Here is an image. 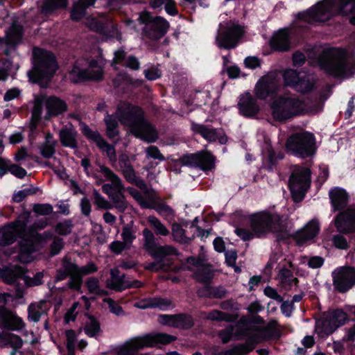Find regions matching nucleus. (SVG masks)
I'll return each mask as SVG.
<instances>
[{
	"instance_id": "nucleus-36",
	"label": "nucleus",
	"mask_w": 355,
	"mask_h": 355,
	"mask_svg": "<svg viewBox=\"0 0 355 355\" xmlns=\"http://www.w3.org/2000/svg\"><path fill=\"white\" fill-rule=\"evenodd\" d=\"M315 83V78L310 74H303L297 83L294 84V89L300 92H307L311 91Z\"/></svg>"
},
{
	"instance_id": "nucleus-12",
	"label": "nucleus",
	"mask_w": 355,
	"mask_h": 355,
	"mask_svg": "<svg viewBox=\"0 0 355 355\" xmlns=\"http://www.w3.org/2000/svg\"><path fill=\"white\" fill-rule=\"evenodd\" d=\"M347 319L342 310H334L325 313L316 321L315 331L322 337L332 334L337 328L344 324Z\"/></svg>"
},
{
	"instance_id": "nucleus-42",
	"label": "nucleus",
	"mask_w": 355,
	"mask_h": 355,
	"mask_svg": "<svg viewBox=\"0 0 355 355\" xmlns=\"http://www.w3.org/2000/svg\"><path fill=\"white\" fill-rule=\"evenodd\" d=\"M147 221L150 226L154 230L157 235L163 236L169 234V230L155 216H150L147 218Z\"/></svg>"
},
{
	"instance_id": "nucleus-51",
	"label": "nucleus",
	"mask_w": 355,
	"mask_h": 355,
	"mask_svg": "<svg viewBox=\"0 0 355 355\" xmlns=\"http://www.w3.org/2000/svg\"><path fill=\"white\" fill-rule=\"evenodd\" d=\"M94 203L100 209H110L113 208L112 204L102 196L96 190L94 191Z\"/></svg>"
},
{
	"instance_id": "nucleus-16",
	"label": "nucleus",
	"mask_w": 355,
	"mask_h": 355,
	"mask_svg": "<svg viewBox=\"0 0 355 355\" xmlns=\"http://www.w3.org/2000/svg\"><path fill=\"white\" fill-rule=\"evenodd\" d=\"M143 235L144 248L154 258L161 259L166 256L176 254V250L171 245L157 246L155 235L148 228L143 230Z\"/></svg>"
},
{
	"instance_id": "nucleus-18",
	"label": "nucleus",
	"mask_w": 355,
	"mask_h": 355,
	"mask_svg": "<svg viewBox=\"0 0 355 355\" xmlns=\"http://www.w3.org/2000/svg\"><path fill=\"white\" fill-rule=\"evenodd\" d=\"M334 287L339 292L344 293L355 284V269L352 267H340L333 272Z\"/></svg>"
},
{
	"instance_id": "nucleus-1",
	"label": "nucleus",
	"mask_w": 355,
	"mask_h": 355,
	"mask_svg": "<svg viewBox=\"0 0 355 355\" xmlns=\"http://www.w3.org/2000/svg\"><path fill=\"white\" fill-rule=\"evenodd\" d=\"M270 108L274 120L285 121L297 116L315 114L322 110V105L315 100L300 98L295 94L285 93L274 97Z\"/></svg>"
},
{
	"instance_id": "nucleus-55",
	"label": "nucleus",
	"mask_w": 355,
	"mask_h": 355,
	"mask_svg": "<svg viewBox=\"0 0 355 355\" xmlns=\"http://www.w3.org/2000/svg\"><path fill=\"white\" fill-rule=\"evenodd\" d=\"M121 237L123 239V242L125 243L127 247L129 248L132 243V241L135 239L136 236L135 234V232L128 227H124L122 230Z\"/></svg>"
},
{
	"instance_id": "nucleus-50",
	"label": "nucleus",
	"mask_w": 355,
	"mask_h": 355,
	"mask_svg": "<svg viewBox=\"0 0 355 355\" xmlns=\"http://www.w3.org/2000/svg\"><path fill=\"white\" fill-rule=\"evenodd\" d=\"M300 76L295 70L288 69L284 72L283 78L286 85L294 87V84L297 83Z\"/></svg>"
},
{
	"instance_id": "nucleus-26",
	"label": "nucleus",
	"mask_w": 355,
	"mask_h": 355,
	"mask_svg": "<svg viewBox=\"0 0 355 355\" xmlns=\"http://www.w3.org/2000/svg\"><path fill=\"white\" fill-rule=\"evenodd\" d=\"M59 139L63 146L73 149L78 147V132L71 123L65 125L60 130Z\"/></svg>"
},
{
	"instance_id": "nucleus-45",
	"label": "nucleus",
	"mask_w": 355,
	"mask_h": 355,
	"mask_svg": "<svg viewBox=\"0 0 355 355\" xmlns=\"http://www.w3.org/2000/svg\"><path fill=\"white\" fill-rule=\"evenodd\" d=\"M67 5V0H46L42 10L43 12L48 14L56 9L65 8Z\"/></svg>"
},
{
	"instance_id": "nucleus-54",
	"label": "nucleus",
	"mask_w": 355,
	"mask_h": 355,
	"mask_svg": "<svg viewBox=\"0 0 355 355\" xmlns=\"http://www.w3.org/2000/svg\"><path fill=\"white\" fill-rule=\"evenodd\" d=\"M103 302L107 305L111 313L116 315H123L124 311L122 307L112 298H104Z\"/></svg>"
},
{
	"instance_id": "nucleus-29",
	"label": "nucleus",
	"mask_w": 355,
	"mask_h": 355,
	"mask_svg": "<svg viewBox=\"0 0 355 355\" xmlns=\"http://www.w3.org/2000/svg\"><path fill=\"white\" fill-rule=\"evenodd\" d=\"M49 309V304L44 300L31 303L28 306V319L37 322L42 315L47 313Z\"/></svg>"
},
{
	"instance_id": "nucleus-6",
	"label": "nucleus",
	"mask_w": 355,
	"mask_h": 355,
	"mask_svg": "<svg viewBox=\"0 0 355 355\" xmlns=\"http://www.w3.org/2000/svg\"><path fill=\"white\" fill-rule=\"evenodd\" d=\"M33 55V68L28 76L31 82L44 87L57 70V63L52 53L43 49H35Z\"/></svg>"
},
{
	"instance_id": "nucleus-35",
	"label": "nucleus",
	"mask_w": 355,
	"mask_h": 355,
	"mask_svg": "<svg viewBox=\"0 0 355 355\" xmlns=\"http://www.w3.org/2000/svg\"><path fill=\"white\" fill-rule=\"evenodd\" d=\"M277 279L282 287L285 289H291L293 286H296L298 280L293 277V272L286 268H282L278 275Z\"/></svg>"
},
{
	"instance_id": "nucleus-24",
	"label": "nucleus",
	"mask_w": 355,
	"mask_h": 355,
	"mask_svg": "<svg viewBox=\"0 0 355 355\" xmlns=\"http://www.w3.org/2000/svg\"><path fill=\"white\" fill-rule=\"evenodd\" d=\"M192 130L201 135L205 139L209 141L218 140L221 144L227 142V137L222 130L209 128L204 125L194 123L192 125Z\"/></svg>"
},
{
	"instance_id": "nucleus-32",
	"label": "nucleus",
	"mask_w": 355,
	"mask_h": 355,
	"mask_svg": "<svg viewBox=\"0 0 355 355\" xmlns=\"http://www.w3.org/2000/svg\"><path fill=\"white\" fill-rule=\"evenodd\" d=\"M271 46L279 51H286L290 48L288 32L286 29L277 31L270 41Z\"/></svg>"
},
{
	"instance_id": "nucleus-22",
	"label": "nucleus",
	"mask_w": 355,
	"mask_h": 355,
	"mask_svg": "<svg viewBox=\"0 0 355 355\" xmlns=\"http://www.w3.org/2000/svg\"><path fill=\"white\" fill-rule=\"evenodd\" d=\"M22 28L19 25L13 24L6 31L5 37L0 39V46L5 53L8 55L14 49L21 37Z\"/></svg>"
},
{
	"instance_id": "nucleus-61",
	"label": "nucleus",
	"mask_w": 355,
	"mask_h": 355,
	"mask_svg": "<svg viewBox=\"0 0 355 355\" xmlns=\"http://www.w3.org/2000/svg\"><path fill=\"white\" fill-rule=\"evenodd\" d=\"M67 338V347L69 352H72L74 349V344L76 339V334L74 331L70 329L65 331Z\"/></svg>"
},
{
	"instance_id": "nucleus-30",
	"label": "nucleus",
	"mask_w": 355,
	"mask_h": 355,
	"mask_svg": "<svg viewBox=\"0 0 355 355\" xmlns=\"http://www.w3.org/2000/svg\"><path fill=\"white\" fill-rule=\"evenodd\" d=\"M329 195L334 211L341 210L347 206L348 196L344 189L334 188L329 191Z\"/></svg>"
},
{
	"instance_id": "nucleus-56",
	"label": "nucleus",
	"mask_w": 355,
	"mask_h": 355,
	"mask_svg": "<svg viewBox=\"0 0 355 355\" xmlns=\"http://www.w3.org/2000/svg\"><path fill=\"white\" fill-rule=\"evenodd\" d=\"M172 234L174 239L178 242L182 243L186 241L184 230L179 224H173L172 225Z\"/></svg>"
},
{
	"instance_id": "nucleus-37",
	"label": "nucleus",
	"mask_w": 355,
	"mask_h": 355,
	"mask_svg": "<svg viewBox=\"0 0 355 355\" xmlns=\"http://www.w3.org/2000/svg\"><path fill=\"white\" fill-rule=\"evenodd\" d=\"M95 0H79L78 3L73 6L71 17L73 20H79L85 12L87 7L92 6Z\"/></svg>"
},
{
	"instance_id": "nucleus-27",
	"label": "nucleus",
	"mask_w": 355,
	"mask_h": 355,
	"mask_svg": "<svg viewBox=\"0 0 355 355\" xmlns=\"http://www.w3.org/2000/svg\"><path fill=\"white\" fill-rule=\"evenodd\" d=\"M319 230L320 226L318 220H312L304 228L297 232L295 235L296 241L299 245H302L309 241H311L318 235Z\"/></svg>"
},
{
	"instance_id": "nucleus-13",
	"label": "nucleus",
	"mask_w": 355,
	"mask_h": 355,
	"mask_svg": "<svg viewBox=\"0 0 355 355\" xmlns=\"http://www.w3.org/2000/svg\"><path fill=\"white\" fill-rule=\"evenodd\" d=\"M84 60H78L69 73V78L78 83L82 80H99L103 78V69L97 62L92 61L85 69L83 68Z\"/></svg>"
},
{
	"instance_id": "nucleus-23",
	"label": "nucleus",
	"mask_w": 355,
	"mask_h": 355,
	"mask_svg": "<svg viewBox=\"0 0 355 355\" xmlns=\"http://www.w3.org/2000/svg\"><path fill=\"white\" fill-rule=\"evenodd\" d=\"M2 320L1 327L12 331H20L25 327V322L16 313L7 309H2L0 312Z\"/></svg>"
},
{
	"instance_id": "nucleus-59",
	"label": "nucleus",
	"mask_w": 355,
	"mask_h": 355,
	"mask_svg": "<svg viewBox=\"0 0 355 355\" xmlns=\"http://www.w3.org/2000/svg\"><path fill=\"white\" fill-rule=\"evenodd\" d=\"M98 146L103 150L106 152L107 155L111 160L116 159L115 150L113 146L107 144L105 139L103 140V143L98 145Z\"/></svg>"
},
{
	"instance_id": "nucleus-5",
	"label": "nucleus",
	"mask_w": 355,
	"mask_h": 355,
	"mask_svg": "<svg viewBox=\"0 0 355 355\" xmlns=\"http://www.w3.org/2000/svg\"><path fill=\"white\" fill-rule=\"evenodd\" d=\"M320 67L336 77L348 78L355 73V65L348 59L344 51L329 49L319 58Z\"/></svg>"
},
{
	"instance_id": "nucleus-14",
	"label": "nucleus",
	"mask_w": 355,
	"mask_h": 355,
	"mask_svg": "<svg viewBox=\"0 0 355 355\" xmlns=\"http://www.w3.org/2000/svg\"><path fill=\"white\" fill-rule=\"evenodd\" d=\"M290 189L295 201L302 200L310 186V171L308 168H297L292 174L289 182Z\"/></svg>"
},
{
	"instance_id": "nucleus-25",
	"label": "nucleus",
	"mask_w": 355,
	"mask_h": 355,
	"mask_svg": "<svg viewBox=\"0 0 355 355\" xmlns=\"http://www.w3.org/2000/svg\"><path fill=\"white\" fill-rule=\"evenodd\" d=\"M159 322L162 324L187 329L193 326V322L191 316L187 315H162L159 317Z\"/></svg>"
},
{
	"instance_id": "nucleus-11",
	"label": "nucleus",
	"mask_w": 355,
	"mask_h": 355,
	"mask_svg": "<svg viewBox=\"0 0 355 355\" xmlns=\"http://www.w3.org/2000/svg\"><path fill=\"white\" fill-rule=\"evenodd\" d=\"M251 228L257 237L262 236L280 228L281 218L276 214L266 211L256 213L251 216Z\"/></svg>"
},
{
	"instance_id": "nucleus-47",
	"label": "nucleus",
	"mask_w": 355,
	"mask_h": 355,
	"mask_svg": "<svg viewBox=\"0 0 355 355\" xmlns=\"http://www.w3.org/2000/svg\"><path fill=\"white\" fill-rule=\"evenodd\" d=\"M85 285L89 293L94 295L106 294V292L100 287L98 279L95 277H90L87 279Z\"/></svg>"
},
{
	"instance_id": "nucleus-19",
	"label": "nucleus",
	"mask_w": 355,
	"mask_h": 355,
	"mask_svg": "<svg viewBox=\"0 0 355 355\" xmlns=\"http://www.w3.org/2000/svg\"><path fill=\"white\" fill-rule=\"evenodd\" d=\"M187 268L191 270H196L194 276L198 282L207 283L213 277L210 265L207 264L203 259L189 257L187 259Z\"/></svg>"
},
{
	"instance_id": "nucleus-46",
	"label": "nucleus",
	"mask_w": 355,
	"mask_h": 355,
	"mask_svg": "<svg viewBox=\"0 0 355 355\" xmlns=\"http://www.w3.org/2000/svg\"><path fill=\"white\" fill-rule=\"evenodd\" d=\"M44 101H46V98L42 94H40L35 98L34 107L32 112V120L35 122H37L40 118L42 104Z\"/></svg>"
},
{
	"instance_id": "nucleus-48",
	"label": "nucleus",
	"mask_w": 355,
	"mask_h": 355,
	"mask_svg": "<svg viewBox=\"0 0 355 355\" xmlns=\"http://www.w3.org/2000/svg\"><path fill=\"white\" fill-rule=\"evenodd\" d=\"M100 331L98 322L93 317H89L85 323V331L90 337L96 336Z\"/></svg>"
},
{
	"instance_id": "nucleus-17",
	"label": "nucleus",
	"mask_w": 355,
	"mask_h": 355,
	"mask_svg": "<svg viewBox=\"0 0 355 355\" xmlns=\"http://www.w3.org/2000/svg\"><path fill=\"white\" fill-rule=\"evenodd\" d=\"M278 78L275 73H269L261 77L257 83L254 92L256 97L265 100L278 91Z\"/></svg>"
},
{
	"instance_id": "nucleus-39",
	"label": "nucleus",
	"mask_w": 355,
	"mask_h": 355,
	"mask_svg": "<svg viewBox=\"0 0 355 355\" xmlns=\"http://www.w3.org/2000/svg\"><path fill=\"white\" fill-rule=\"evenodd\" d=\"M119 167L123 173L125 179L130 182H135L136 181L137 177L135 175L134 169L127 157H122L119 162Z\"/></svg>"
},
{
	"instance_id": "nucleus-2",
	"label": "nucleus",
	"mask_w": 355,
	"mask_h": 355,
	"mask_svg": "<svg viewBox=\"0 0 355 355\" xmlns=\"http://www.w3.org/2000/svg\"><path fill=\"white\" fill-rule=\"evenodd\" d=\"M355 12V0H323L311 7L307 11L297 15L300 27H304L302 23L313 24L324 22L336 14L348 15ZM350 21L355 24V13Z\"/></svg>"
},
{
	"instance_id": "nucleus-33",
	"label": "nucleus",
	"mask_w": 355,
	"mask_h": 355,
	"mask_svg": "<svg viewBox=\"0 0 355 355\" xmlns=\"http://www.w3.org/2000/svg\"><path fill=\"white\" fill-rule=\"evenodd\" d=\"M57 141L53 138L51 132H46L44 137V141L39 146L40 153L46 159L51 158L55 153V146Z\"/></svg>"
},
{
	"instance_id": "nucleus-15",
	"label": "nucleus",
	"mask_w": 355,
	"mask_h": 355,
	"mask_svg": "<svg viewBox=\"0 0 355 355\" xmlns=\"http://www.w3.org/2000/svg\"><path fill=\"white\" fill-rule=\"evenodd\" d=\"M138 20L141 24H146L144 31L148 37L157 40L161 37L168 28V23L162 17L153 19L148 12L139 15Z\"/></svg>"
},
{
	"instance_id": "nucleus-53",
	"label": "nucleus",
	"mask_w": 355,
	"mask_h": 355,
	"mask_svg": "<svg viewBox=\"0 0 355 355\" xmlns=\"http://www.w3.org/2000/svg\"><path fill=\"white\" fill-rule=\"evenodd\" d=\"M128 282L124 279V277H119L112 279L110 282L108 283L107 286L110 288L114 290L121 291L125 288H127Z\"/></svg>"
},
{
	"instance_id": "nucleus-49",
	"label": "nucleus",
	"mask_w": 355,
	"mask_h": 355,
	"mask_svg": "<svg viewBox=\"0 0 355 355\" xmlns=\"http://www.w3.org/2000/svg\"><path fill=\"white\" fill-rule=\"evenodd\" d=\"M83 134L89 139L93 141L98 146V144L103 143V140L104 139L99 132L96 130H93L89 128L88 126L85 125L82 128Z\"/></svg>"
},
{
	"instance_id": "nucleus-4",
	"label": "nucleus",
	"mask_w": 355,
	"mask_h": 355,
	"mask_svg": "<svg viewBox=\"0 0 355 355\" xmlns=\"http://www.w3.org/2000/svg\"><path fill=\"white\" fill-rule=\"evenodd\" d=\"M116 117L121 124L128 126L137 138L148 143L155 142L158 138L156 130L145 120L144 112L139 107L121 103L117 107Z\"/></svg>"
},
{
	"instance_id": "nucleus-63",
	"label": "nucleus",
	"mask_w": 355,
	"mask_h": 355,
	"mask_svg": "<svg viewBox=\"0 0 355 355\" xmlns=\"http://www.w3.org/2000/svg\"><path fill=\"white\" fill-rule=\"evenodd\" d=\"M235 233L237 236L241 237L243 241H248L253 239L254 237H257L254 235V231L252 229L251 231L245 229V228H236L235 230Z\"/></svg>"
},
{
	"instance_id": "nucleus-58",
	"label": "nucleus",
	"mask_w": 355,
	"mask_h": 355,
	"mask_svg": "<svg viewBox=\"0 0 355 355\" xmlns=\"http://www.w3.org/2000/svg\"><path fill=\"white\" fill-rule=\"evenodd\" d=\"M96 270H97V268H96V266L94 263H90L87 264V266H83L81 268L77 267V271L74 272L73 275H78L80 277H82L84 275H87L91 273H93V272H96Z\"/></svg>"
},
{
	"instance_id": "nucleus-34",
	"label": "nucleus",
	"mask_w": 355,
	"mask_h": 355,
	"mask_svg": "<svg viewBox=\"0 0 355 355\" xmlns=\"http://www.w3.org/2000/svg\"><path fill=\"white\" fill-rule=\"evenodd\" d=\"M47 116H56L67 110L66 103L61 99L55 97L51 96L46 99Z\"/></svg>"
},
{
	"instance_id": "nucleus-28",
	"label": "nucleus",
	"mask_w": 355,
	"mask_h": 355,
	"mask_svg": "<svg viewBox=\"0 0 355 355\" xmlns=\"http://www.w3.org/2000/svg\"><path fill=\"white\" fill-rule=\"evenodd\" d=\"M238 105L240 112L246 116H252L259 111L256 100L250 93H245L241 96Z\"/></svg>"
},
{
	"instance_id": "nucleus-62",
	"label": "nucleus",
	"mask_w": 355,
	"mask_h": 355,
	"mask_svg": "<svg viewBox=\"0 0 355 355\" xmlns=\"http://www.w3.org/2000/svg\"><path fill=\"white\" fill-rule=\"evenodd\" d=\"M128 193L139 203V205L144 207H149L148 204L144 200L141 194L137 190L132 187H128L127 189Z\"/></svg>"
},
{
	"instance_id": "nucleus-64",
	"label": "nucleus",
	"mask_w": 355,
	"mask_h": 355,
	"mask_svg": "<svg viewBox=\"0 0 355 355\" xmlns=\"http://www.w3.org/2000/svg\"><path fill=\"white\" fill-rule=\"evenodd\" d=\"M8 172H10L13 175L19 178H24L27 174L26 171L22 167L11 163L8 168Z\"/></svg>"
},
{
	"instance_id": "nucleus-38",
	"label": "nucleus",
	"mask_w": 355,
	"mask_h": 355,
	"mask_svg": "<svg viewBox=\"0 0 355 355\" xmlns=\"http://www.w3.org/2000/svg\"><path fill=\"white\" fill-rule=\"evenodd\" d=\"M107 19L105 15L90 16L85 19V24L92 30L101 31Z\"/></svg>"
},
{
	"instance_id": "nucleus-3",
	"label": "nucleus",
	"mask_w": 355,
	"mask_h": 355,
	"mask_svg": "<svg viewBox=\"0 0 355 355\" xmlns=\"http://www.w3.org/2000/svg\"><path fill=\"white\" fill-rule=\"evenodd\" d=\"M27 224L24 220L5 225L0 230V245L6 246L13 243L16 239L21 238L19 259L22 263H29L34 259L33 253L36 250L37 233L32 229H26Z\"/></svg>"
},
{
	"instance_id": "nucleus-20",
	"label": "nucleus",
	"mask_w": 355,
	"mask_h": 355,
	"mask_svg": "<svg viewBox=\"0 0 355 355\" xmlns=\"http://www.w3.org/2000/svg\"><path fill=\"white\" fill-rule=\"evenodd\" d=\"M334 225L340 232H355V207H349L338 214L334 219Z\"/></svg>"
},
{
	"instance_id": "nucleus-31",
	"label": "nucleus",
	"mask_w": 355,
	"mask_h": 355,
	"mask_svg": "<svg viewBox=\"0 0 355 355\" xmlns=\"http://www.w3.org/2000/svg\"><path fill=\"white\" fill-rule=\"evenodd\" d=\"M134 306L141 309L158 308L161 310H165L171 306V302L164 298L148 297L136 302Z\"/></svg>"
},
{
	"instance_id": "nucleus-57",
	"label": "nucleus",
	"mask_w": 355,
	"mask_h": 355,
	"mask_svg": "<svg viewBox=\"0 0 355 355\" xmlns=\"http://www.w3.org/2000/svg\"><path fill=\"white\" fill-rule=\"evenodd\" d=\"M146 153L148 158H153L159 161H164L165 159L164 156L160 153L158 148L155 146H150L147 148L146 149Z\"/></svg>"
},
{
	"instance_id": "nucleus-9",
	"label": "nucleus",
	"mask_w": 355,
	"mask_h": 355,
	"mask_svg": "<svg viewBox=\"0 0 355 355\" xmlns=\"http://www.w3.org/2000/svg\"><path fill=\"white\" fill-rule=\"evenodd\" d=\"M244 33V27L238 22L224 21L219 25L216 36V44L220 49H233L236 46Z\"/></svg>"
},
{
	"instance_id": "nucleus-10",
	"label": "nucleus",
	"mask_w": 355,
	"mask_h": 355,
	"mask_svg": "<svg viewBox=\"0 0 355 355\" xmlns=\"http://www.w3.org/2000/svg\"><path fill=\"white\" fill-rule=\"evenodd\" d=\"M286 149L295 156L302 157L311 156L315 152L313 135L309 132L293 135L286 141Z\"/></svg>"
},
{
	"instance_id": "nucleus-44",
	"label": "nucleus",
	"mask_w": 355,
	"mask_h": 355,
	"mask_svg": "<svg viewBox=\"0 0 355 355\" xmlns=\"http://www.w3.org/2000/svg\"><path fill=\"white\" fill-rule=\"evenodd\" d=\"M77 271V266L65 261L63 263L62 268L59 270L56 275L57 281H62L68 275H73V272Z\"/></svg>"
},
{
	"instance_id": "nucleus-21",
	"label": "nucleus",
	"mask_w": 355,
	"mask_h": 355,
	"mask_svg": "<svg viewBox=\"0 0 355 355\" xmlns=\"http://www.w3.org/2000/svg\"><path fill=\"white\" fill-rule=\"evenodd\" d=\"M214 157L207 151L191 154L184 158V163L186 164L200 167L203 171L213 168L214 167Z\"/></svg>"
},
{
	"instance_id": "nucleus-40",
	"label": "nucleus",
	"mask_w": 355,
	"mask_h": 355,
	"mask_svg": "<svg viewBox=\"0 0 355 355\" xmlns=\"http://www.w3.org/2000/svg\"><path fill=\"white\" fill-rule=\"evenodd\" d=\"M19 69V64H12L9 59H5L0 62V80H5L8 75L15 73Z\"/></svg>"
},
{
	"instance_id": "nucleus-52",
	"label": "nucleus",
	"mask_w": 355,
	"mask_h": 355,
	"mask_svg": "<svg viewBox=\"0 0 355 355\" xmlns=\"http://www.w3.org/2000/svg\"><path fill=\"white\" fill-rule=\"evenodd\" d=\"M205 318L214 321H231L232 319L230 315L217 310L210 311Z\"/></svg>"
},
{
	"instance_id": "nucleus-60",
	"label": "nucleus",
	"mask_w": 355,
	"mask_h": 355,
	"mask_svg": "<svg viewBox=\"0 0 355 355\" xmlns=\"http://www.w3.org/2000/svg\"><path fill=\"white\" fill-rule=\"evenodd\" d=\"M33 211L40 215H49L53 212V207L49 204H39L34 206Z\"/></svg>"
},
{
	"instance_id": "nucleus-41",
	"label": "nucleus",
	"mask_w": 355,
	"mask_h": 355,
	"mask_svg": "<svg viewBox=\"0 0 355 355\" xmlns=\"http://www.w3.org/2000/svg\"><path fill=\"white\" fill-rule=\"evenodd\" d=\"M255 346V343L252 340H248L245 344L234 347L225 352V355H245L251 352Z\"/></svg>"
},
{
	"instance_id": "nucleus-8",
	"label": "nucleus",
	"mask_w": 355,
	"mask_h": 355,
	"mask_svg": "<svg viewBox=\"0 0 355 355\" xmlns=\"http://www.w3.org/2000/svg\"><path fill=\"white\" fill-rule=\"evenodd\" d=\"M97 171L104 176L105 180L111 182V184H105L102 187V190L109 196L113 207L120 212L125 211L128 207V203L123 194L124 187L120 178L103 165H99Z\"/></svg>"
},
{
	"instance_id": "nucleus-7",
	"label": "nucleus",
	"mask_w": 355,
	"mask_h": 355,
	"mask_svg": "<svg viewBox=\"0 0 355 355\" xmlns=\"http://www.w3.org/2000/svg\"><path fill=\"white\" fill-rule=\"evenodd\" d=\"M175 337L164 333H154L135 337L114 349V355H134L135 352L144 347H155L159 344H168Z\"/></svg>"
},
{
	"instance_id": "nucleus-43",
	"label": "nucleus",
	"mask_w": 355,
	"mask_h": 355,
	"mask_svg": "<svg viewBox=\"0 0 355 355\" xmlns=\"http://www.w3.org/2000/svg\"><path fill=\"white\" fill-rule=\"evenodd\" d=\"M107 128V135L110 139H114L119 134L118 121L114 115L107 114L104 119Z\"/></svg>"
}]
</instances>
